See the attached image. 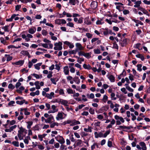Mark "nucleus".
I'll return each mask as SVG.
<instances>
[{"label":"nucleus","mask_w":150,"mask_h":150,"mask_svg":"<svg viewBox=\"0 0 150 150\" xmlns=\"http://www.w3.org/2000/svg\"><path fill=\"white\" fill-rule=\"evenodd\" d=\"M20 54L24 56H28L29 55V54L27 51L24 50L22 51L21 52Z\"/></svg>","instance_id":"473e14b6"},{"label":"nucleus","mask_w":150,"mask_h":150,"mask_svg":"<svg viewBox=\"0 0 150 150\" xmlns=\"http://www.w3.org/2000/svg\"><path fill=\"white\" fill-rule=\"evenodd\" d=\"M93 51L95 54H99L100 53V51L98 49H94Z\"/></svg>","instance_id":"774afa93"},{"label":"nucleus","mask_w":150,"mask_h":150,"mask_svg":"<svg viewBox=\"0 0 150 150\" xmlns=\"http://www.w3.org/2000/svg\"><path fill=\"white\" fill-rule=\"evenodd\" d=\"M142 64H138L137 65V70L139 71H142Z\"/></svg>","instance_id":"de8ad7c7"},{"label":"nucleus","mask_w":150,"mask_h":150,"mask_svg":"<svg viewBox=\"0 0 150 150\" xmlns=\"http://www.w3.org/2000/svg\"><path fill=\"white\" fill-rule=\"evenodd\" d=\"M84 59L83 58H81L79 57L78 58L77 60V62L79 64H81L82 62H83Z\"/></svg>","instance_id":"e2e57ef3"},{"label":"nucleus","mask_w":150,"mask_h":150,"mask_svg":"<svg viewBox=\"0 0 150 150\" xmlns=\"http://www.w3.org/2000/svg\"><path fill=\"white\" fill-rule=\"evenodd\" d=\"M114 117L115 120H119V121H120L122 123H124L125 122L123 118L121 117H120L117 115H115Z\"/></svg>","instance_id":"aec40b11"},{"label":"nucleus","mask_w":150,"mask_h":150,"mask_svg":"<svg viewBox=\"0 0 150 150\" xmlns=\"http://www.w3.org/2000/svg\"><path fill=\"white\" fill-rule=\"evenodd\" d=\"M58 91H59V93L60 95H63L64 96V92L63 89H60Z\"/></svg>","instance_id":"13d9d810"},{"label":"nucleus","mask_w":150,"mask_h":150,"mask_svg":"<svg viewBox=\"0 0 150 150\" xmlns=\"http://www.w3.org/2000/svg\"><path fill=\"white\" fill-rule=\"evenodd\" d=\"M108 97L107 96H106V95H105L103 96V98L102 99V100L103 102H105L106 101L108 100Z\"/></svg>","instance_id":"0e129e2a"},{"label":"nucleus","mask_w":150,"mask_h":150,"mask_svg":"<svg viewBox=\"0 0 150 150\" xmlns=\"http://www.w3.org/2000/svg\"><path fill=\"white\" fill-rule=\"evenodd\" d=\"M5 56L6 58V61L7 62L9 61L12 60L13 57L12 56H11L9 54H6L5 55Z\"/></svg>","instance_id":"2f4dec72"},{"label":"nucleus","mask_w":150,"mask_h":150,"mask_svg":"<svg viewBox=\"0 0 150 150\" xmlns=\"http://www.w3.org/2000/svg\"><path fill=\"white\" fill-rule=\"evenodd\" d=\"M82 142L81 139H78L76 142V146H79L82 144Z\"/></svg>","instance_id":"79ce46f5"},{"label":"nucleus","mask_w":150,"mask_h":150,"mask_svg":"<svg viewBox=\"0 0 150 150\" xmlns=\"http://www.w3.org/2000/svg\"><path fill=\"white\" fill-rule=\"evenodd\" d=\"M74 81L77 84H79L80 82V80L78 77H75Z\"/></svg>","instance_id":"a19ab883"},{"label":"nucleus","mask_w":150,"mask_h":150,"mask_svg":"<svg viewBox=\"0 0 150 150\" xmlns=\"http://www.w3.org/2000/svg\"><path fill=\"white\" fill-rule=\"evenodd\" d=\"M24 100H17L16 101V103L17 104L22 105L24 103Z\"/></svg>","instance_id":"09e8293b"},{"label":"nucleus","mask_w":150,"mask_h":150,"mask_svg":"<svg viewBox=\"0 0 150 150\" xmlns=\"http://www.w3.org/2000/svg\"><path fill=\"white\" fill-rule=\"evenodd\" d=\"M107 77L109 79L111 82H114L115 81L114 77L111 74H108L107 75Z\"/></svg>","instance_id":"ddd939ff"},{"label":"nucleus","mask_w":150,"mask_h":150,"mask_svg":"<svg viewBox=\"0 0 150 150\" xmlns=\"http://www.w3.org/2000/svg\"><path fill=\"white\" fill-rule=\"evenodd\" d=\"M18 15V14L16 15V14H13L12 15L10 18L6 19V21H12L13 20V19H14V18H15L17 15Z\"/></svg>","instance_id":"bb28decb"},{"label":"nucleus","mask_w":150,"mask_h":150,"mask_svg":"<svg viewBox=\"0 0 150 150\" xmlns=\"http://www.w3.org/2000/svg\"><path fill=\"white\" fill-rule=\"evenodd\" d=\"M51 108L52 110L55 113L58 111V109L57 108V107L54 105H52L51 106Z\"/></svg>","instance_id":"72a5a7b5"},{"label":"nucleus","mask_w":150,"mask_h":150,"mask_svg":"<svg viewBox=\"0 0 150 150\" xmlns=\"http://www.w3.org/2000/svg\"><path fill=\"white\" fill-rule=\"evenodd\" d=\"M108 104H110V107L111 108H113L114 107V105L110 100H109L107 102Z\"/></svg>","instance_id":"c03bdc74"},{"label":"nucleus","mask_w":150,"mask_h":150,"mask_svg":"<svg viewBox=\"0 0 150 150\" xmlns=\"http://www.w3.org/2000/svg\"><path fill=\"white\" fill-rule=\"evenodd\" d=\"M55 23L56 24L60 25L61 24V21L60 19H56L55 21Z\"/></svg>","instance_id":"bf43d9fd"},{"label":"nucleus","mask_w":150,"mask_h":150,"mask_svg":"<svg viewBox=\"0 0 150 150\" xmlns=\"http://www.w3.org/2000/svg\"><path fill=\"white\" fill-rule=\"evenodd\" d=\"M83 130L84 131L87 132H91L92 131L91 127H89L88 128H84Z\"/></svg>","instance_id":"37998d69"},{"label":"nucleus","mask_w":150,"mask_h":150,"mask_svg":"<svg viewBox=\"0 0 150 150\" xmlns=\"http://www.w3.org/2000/svg\"><path fill=\"white\" fill-rule=\"evenodd\" d=\"M42 63H39L34 65V66L35 69L39 70L40 69V67L42 64Z\"/></svg>","instance_id":"c756f323"},{"label":"nucleus","mask_w":150,"mask_h":150,"mask_svg":"<svg viewBox=\"0 0 150 150\" xmlns=\"http://www.w3.org/2000/svg\"><path fill=\"white\" fill-rule=\"evenodd\" d=\"M132 20L136 23L135 25L137 27H138L139 26V24L142 25H143V23L139 20L135 19H133Z\"/></svg>","instance_id":"6ab92c4d"},{"label":"nucleus","mask_w":150,"mask_h":150,"mask_svg":"<svg viewBox=\"0 0 150 150\" xmlns=\"http://www.w3.org/2000/svg\"><path fill=\"white\" fill-rule=\"evenodd\" d=\"M64 118L63 117V115L62 112H58L56 118L57 120H62Z\"/></svg>","instance_id":"1a4fd4ad"},{"label":"nucleus","mask_w":150,"mask_h":150,"mask_svg":"<svg viewBox=\"0 0 150 150\" xmlns=\"http://www.w3.org/2000/svg\"><path fill=\"white\" fill-rule=\"evenodd\" d=\"M98 4L96 1H93L91 4V8L93 10L96 9L97 7Z\"/></svg>","instance_id":"9b49d317"},{"label":"nucleus","mask_w":150,"mask_h":150,"mask_svg":"<svg viewBox=\"0 0 150 150\" xmlns=\"http://www.w3.org/2000/svg\"><path fill=\"white\" fill-rule=\"evenodd\" d=\"M139 144L141 146L142 150H146L147 148L146 145L144 142H141L139 143Z\"/></svg>","instance_id":"412c9836"},{"label":"nucleus","mask_w":150,"mask_h":150,"mask_svg":"<svg viewBox=\"0 0 150 150\" xmlns=\"http://www.w3.org/2000/svg\"><path fill=\"white\" fill-rule=\"evenodd\" d=\"M54 93L53 92H51L50 94L47 93L45 97L49 99H52V98H54Z\"/></svg>","instance_id":"a211bd4d"},{"label":"nucleus","mask_w":150,"mask_h":150,"mask_svg":"<svg viewBox=\"0 0 150 150\" xmlns=\"http://www.w3.org/2000/svg\"><path fill=\"white\" fill-rule=\"evenodd\" d=\"M100 122L97 121L95 122L94 124V129L97 131L99 129L100 126Z\"/></svg>","instance_id":"f8f14e48"},{"label":"nucleus","mask_w":150,"mask_h":150,"mask_svg":"<svg viewBox=\"0 0 150 150\" xmlns=\"http://www.w3.org/2000/svg\"><path fill=\"white\" fill-rule=\"evenodd\" d=\"M83 67L85 69L90 70L92 69V67L90 65L84 64L83 65Z\"/></svg>","instance_id":"b1692460"},{"label":"nucleus","mask_w":150,"mask_h":150,"mask_svg":"<svg viewBox=\"0 0 150 150\" xmlns=\"http://www.w3.org/2000/svg\"><path fill=\"white\" fill-rule=\"evenodd\" d=\"M80 124V122L79 121L74 120H72V123L70 124V125L73 126Z\"/></svg>","instance_id":"4be33fe9"},{"label":"nucleus","mask_w":150,"mask_h":150,"mask_svg":"<svg viewBox=\"0 0 150 150\" xmlns=\"http://www.w3.org/2000/svg\"><path fill=\"white\" fill-rule=\"evenodd\" d=\"M63 71L65 75H67L69 74V70L68 66H66L64 67Z\"/></svg>","instance_id":"2eb2a0df"},{"label":"nucleus","mask_w":150,"mask_h":150,"mask_svg":"<svg viewBox=\"0 0 150 150\" xmlns=\"http://www.w3.org/2000/svg\"><path fill=\"white\" fill-rule=\"evenodd\" d=\"M54 120L53 116L52 115H50L49 117L47 119L46 123H51Z\"/></svg>","instance_id":"9d476101"},{"label":"nucleus","mask_w":150,"mask_h":150,"mask_svg":"<svg viewBox=\"0 0 150 150\" xmlns=\"http://www.w3.org/2000/svg\"><path fill=\"white\" fill-rule=\"evenodd\" d=\"M104 23V22L103 21L102 19L98 20L96 22V23L97 25H101Z\"/></svg>","instance_id":"cd10ccee"},{"label":"nucleus","mask_w":150,"mask_h":150,"mask_svg":"<svg viewBox=\"0 0 150 150\" xmlns=\"http://www.w3.org/2000/svg\"><path fill=\"white\" fill-rule=\"evenodd\" d=\"M8 88L11 90L13 89L15 87L14 85H13L12 83H10L9 84L8 86Z\"/></svg>","instance_id":"3c124183"},{"label":"nucleus","mask_w":150,"mask_h":150,"mask_svg":"<svg viewBox=\"0 0 150 150\" xmlns=\"http://www.w3.org/2000/svg\"><path fill=\"white\" fill-rule=\"evenodd\" d=\"M84 23L87 25L91 24V22L90 20L88 17H86L84 19Z\"/></svg>","instance_id":"5701e85b"},{"label":"nucleus","mask_w":150,"mask_h":150,"mask_svg":"<svg viewBox=\"0 0 150 150\" xmlns=\"http://www.w3.org/2000/svg\"><path fill=\"white\" fill-rule=\"evenodd\" d=\"M60 99H54L52 100L51 101V102L52 103H59L60 102Z\"/></svg>","instance_id":"864d4df0"},{"label":"nucleus","mask_w":150,"mask_h":150,"mask_svg":"<svg viewBox=\"0 0 150 150\" xmlns=\"http://www.w3.org/2000/svg\"><path fill=\"white\" fill-rule=\"evenodd\" d=\"M110 131H106L104 134H103V137L105 138L107 136L110 134Z\"/></svg>","instance_id":"338daca9"},{"label":"nucleus","mask_w":150,"mask_h":150,"mask_svg":"<svg viewBox=\"0 0 150 150\" xmlns=\"http://www.w3.org/2000/svg\"><path fill=\"white\" fill-rule=\"evenodd\" d=\"M127 39H124L122 42H120V44L122 47H124L127 44Z\"/></svg>","instance_id":"c85d7f7f"},{"label":"nucleus","mask_w":150,"mask_h":150,"mask_svg":"<svg viewBox=\"0 0 150 150\" xmlns=\"http://www.w3.org/2000/svg\"><path fill=\"white\" fill-rule=\"evenodd\" d=\"M50 124V127L51 128H53L55 126H58V123L56 122H52Z\"/></svg>","instance_id":"e433bc0d"},{"label":"nucleus","mask_w":150,"mask_h":150,"mask_svg":"<svg viewBox=\"0 0 150 150\" xmlns=\"http://www.w3.org/2000/svg\"><path fill=\"white\" fill-rule=\"evenodd\" d=\"M141 3L142 2L141 1H138L137 2H136L135 3H134L135 4L134 5V6L135 8H138L140 6V5Z\"/></svg>","instance_id":"a878e982"},{"label":"nucleus","mask_w":150,"mask_h":150,"mask_svg":"<svg viewBox=\"0 0 150 150\" xmlns=\"http://www.w3.org/2000/svg\"><path fill=\"white\" fill-rule=\"evenodd\" d=\"M55 139L57 142H59L61 144H63L65 142V139L63 137L59 135L55 137Z\"/></svg>","instance_id":"7ed1b4c3"},{"label":"nucleus","mask_w":150,"mask_h":150,"mask_svg":"<svg viewBox=\"0 0 150 150\" xmlns=\"http://www.w3.org/2000/svg\"><path fill=\"white\" fill-rule=\"evenodd\" d=\"M64 45H65L68 47L70 49H72L74 47V43L68 41L63 42Z\"/></svg>","instance_id":"39448f33"},{"label":"nucleus","mask_w":150,"mask_h":150,"mask_svg":"<svg viewBox=\"0 0 150 150\" xmlns=\"http://www.w3.org/2000/svg\"><path fill=\"white\" fill-rule=\"evenodd\" d=\"M9 26L6 25L4 27L2 28V29H4V30L6 32H8L9 31L8 29Z\"/></svg>","instance_id":"4d7b16f0"},{"label":"nucleus","mask_w":150,"mask_h":150,"mask_svg":"<svg viewBox=\"0 0 150 150\" xmlns=\"http://www.w3.org/2000/svg\"><path fill=\"white\" fill-rule=\"evenodd\" d=\"M130 129L129 127H127L125 126L120 125L117 128L118 129H122L123 130L126 131V129Z\"/></svg>","instance_id":"4468645a"},{"label":"nucleus","mask_w":150,"mask_h":150,"mask_svg":"<svg viewBox=\"0 0 150 150\" xmlns=\"http://www.w3.org/2000/svg\"><path fill=\"white\" fill-rule=\"evenodd\" d=\"M39 84V82L38 81H35L34 83V84L36 86L35 88L37 89H39L40 88V86Z\"/></svg>","instance_id":"f704fd0d"},{"label":"nucleus","mask_w":150,"mask_h":150,"mask_svg":"<svg viewBox=\"0 0 150 150\" xmlns=\"http://www.w3.org/2000/svg\"><path fill=\"white\" fill-rule=\"evenodd\" d=\"M69 3L73 5H75L76 4V0H69Z\"/></svg>","instance_id":"6e6d98bb"},{"label":"nucleus","mask_w":150,"mask_h":150,"mask_svg":"<svg viewBox=\"0 0 150 150\" xmlns=\"http://www.w3.org/2000/svg\"><path fill=\"white\" fill-rule=\"evenodd\" d=\"M80 134L82 137H84L87 136L88 134L84 132H81Z\"/></svg>","instance_id":"5fc2aeb1"},{"label":"nucleus","mask_w":150,"mask_h":150,"mask_svg":"<svg viewBox=\"0 0 150 150\" xmlns=\"http://www.w3.org/2000/svg\"><path fill=\"white\" fill-rule=\"evenodd\" d=\"M67 91L68 94H73L74 93L73 90L70 88L67 89Z\"/></svg>","instance_id":"603ef678"},{"label":"nucleus","mask_w":150,"mask_h":150,"mask_svg":"<svg viewBox=\"0 0 150 150\" xmlns=\"http://www.w3.org/2000/svg\"><path fill=\"white\" fill-rule=\"evenodd\" d=\"M112 140V139H110L108 140V146L110 147H112V142L111 141Z\"/></svg>","instance_id":"ea45409f"},{"label":"nucleus","mask_w":150,"mask_h":150,"mask_svg":"<svg viewBox=\"0 0 150 150\" xmlns=\"http://www.w3.org/2000/svg\"><path fill=\"white\" fill-rule=\"evenodd\" d=\"M28 124L27 126V128L29 129H30L31 128V126L33 124V122L32 121H28L26 122Z\"/></svg>","instance_id":"4c0bfd02"},{"label":"nucleus","mask_w":150,"mask_h":150,"mask_svg":"<svg viewBox=\"0 0 150 150\" xmlns=\"http://www.w3.org/2000/svg\"><path fill=\"white\" fill-rule=\"evenodd\" d=\"M136 56L137 57L140 59L142 61H144V57L142 54H138L136 55Z\"/></svg>","instance_id":"7c9ffc66"},{"label":"nucleus","mask_w":150,"mask_h":150,"mask_svg":"<svg viewBox=\"0 0 150 150\" xmlns=\"http://www.w3.org/2000/svg\"><path fill=\"white\" fill-rule=\"evenodd\" d=\"M99 147L97 143L94 142L91 146V150H96V148Z\"/></svg>","instance_id":"dca6fc26"},{"label":"nucleus","mask_w":150,"mask_h":150,"mask_svg":"<svg viewBox=\"0 0 150 150\" xmlns=\"http://www.w3.org/2000/svg\"><path fill=\"white\" fill-rule=\"evenodd\" d=\"M24 62V60H20L15 62H13L12 64L14 65H17L20 67L23 65Z\"/></svg>","instance_id":"0eeeda50"},{"label":"nucleus","mask_w":150,"mask_h":150,"mask_svg":"<svg viewBox=\"0 0 150 150\" xmlns=\"http://www.w3.org/2000/svg\"><path fill=\"white\" fill-rule=\"evenodd\" d=\"M59 103L62 105L66 106L68 103V101L66 100L60 99Z\"/></svg>","instance_id":"393cba45"},{"label":"nucleus","mask_w":150,"mask_h":150,"mask_svg":"<svg viewBox=\"0 0 150 150\" xmlns=\"http://www.w3.org/2000/svg\"><path fill=\"white\" fill-rule=\"evenodd\" d=\"M115 94L113 93H112L110 95L111 99L113 100H116V98L115 97Z\"/></svg>","instance_id":"49530a36"},{"label":"nucleus","mask_w":150,"mask_h":150,"mask_svg":"<svg viewBox=\"0 0 150 150\" xmlns=\"http://www.w3.org/2000/svg\"><path fill=\"white\" fill-rule=\"evenodd\" d=\"M84 55V56L87 59H89L91 57V54L90 53H85Z\"/></svg>","instance_id":"a18cd8bd"},{"label":"nucleus","mask_w":150,"mask_h":150,"mask_svg":"<svg viewBox=\"0 0 150 150\" xmlns=\"http://www.w3.org/2000/svg\"><path fill=\"white\" fill-rule=\"evenodd\" d=\"M22 38L24 39L25 41L26 42L29 41L30 38H33V36L30 33H27L26 35L25 34H23L22 35Z\"/></svg>","instance_id":"20e7f679"},{"label":"nucleus","mask_w":150,"mask_h":150,"mask_svg":"<svg viewBox=\"0 0 150 150\" xmlns=\"http://www.w3.org/2000/svg\"><path fill=\"white\" fill-rule=\"evenodd\" d=\"M61 65V64L60 63H59V64H55V69L57 70L58 71H59L60 69V65Z\"/></svg>","instance_id":"8fccbe9b"},{"label":"nucleus","mask_w":150,"mask_h":150,"mask_svg":"<svg viewBox=\"0 0 150 150\" xmlns=\"http://www.w3.org/2000/svg\"><path fill=\"white\" fill-rule=\"evenodd\" d=\"M67 26L73 28L74 27V24L72 22H69L67 24Z\"/></svg>","instance_id":"680f3d73"},{"label":"nucleus","mask_w":150,"mask_h":150,"mask_svg":"<svg viewBox=\"0 0 150 150\" xmlns=\"http://www.w3.org/2000/svg\"><path fill=\"white\" fill-rule=\"evenodd\" d=\"M36 31V28L35 27L30 28L28 30V32L31 34H34Z\"/></svg>","instance_id":"f3484780"},{"label":"nucleus","mask_w":150,"mask_h":150,"mask_svg":"<svg viewBox=\"0 0 150 150\" xmlns=\"http://www.w3.org/2000/svg\"><path fill=\"white\" fill-rule=\"evenodd\" d=\"M89 112L92 115L94 114L95 113L94 110L91 108L89 109Z\"/></svg>","instance_id":"69168bd1"},{"label":"nucleus","mask_w":150,"mask_h":150,"mask_svg":"<svg viewBox=\"0 0 150 150\" xmlns=\"http://www.w3.org/2000/svg\"><path fill=\"white\" fill-rule=\"evenodd\" d=\"M12 144L15 146L16 147H18L19 146V142L16 141H13L12 142Z\"/></svg>","instance_id":"052dcab7"},{"label":"nucleus","mask_w":150,"mask_h":150,"mask_svg":"<svg viewBox=\"0 0 150 150\" xmlns=\"http://www.w3.org/2000/svg\"><path fill=\"white\" fill-rule=\"evenodd\" d=\"M75 46L76 47V49L77 51H81L83 50L84 49V47L79 42L76 43L75 44Z\"/></svg>","instance_id":"423d86ee"},{"label":"nucleus","mask_w":150,"mask_h":150,"mask_svg":"<svg viewBox=\"0 0 150 150\" xmlns=\"http://www.w3.org/2000/svg\"><path fill=\"white\" fill-rule=\"evenodd\" d=\"M18 131V136L20 140H22L27 133V130L23 127H21Z\"/></svg>","instance_id":"f257e3e1"},{"label":"nucleus","mask_w":150,"mask_h":150,"mask_svg":"<svg viewBox=\"0 0 150 150\" xmlns=\"http://www.w3.org/2000/svg\"><path fill=\"white\" fill-rule=\"evenodd\" d=\"M77 50L75 49L74 50H71L69 51V52L70 54H76Z\"/></svg>","instance_id":"c9c22d12"},{"label":"nucleus","mask_w":150,"mask_h":150,"mask_svg":"<svg viewBox=\"0 0 150 150\" xmlns=\"http://www.w3.org/2000/svg\"><path fill=\"white\" fill-rule=\"evenodd\" d=\"M54 45V49L55 50H61L62 49V43L60 42L55 43Z\"/></svg>","instance_id":"f03ea898"},{"label":"nucleus","mask_w":150,"mask_h":150,"mask_svg":"<svg viewBox=\"0 0 150 150\" xmlns=\"http://www.w3.org/2000/svg\"><path fill=\"white\" fill-rule=\"evenodd\" d=\"M95 137L96 138L103 137V134L101 132H94Z\"/></svg>","instance_id":"6e6552de"},{"label":"nucleus","mask_w":150,"mask_h":150,"mask_svg":"<svg viewBox=\"0 0 150 150\" xmlns=\"http://www.w3.org/2000/svg\"><path fill=\"white\" fill-rule=\"evenodd\" d=\"M30 137L27 136L25 138L24 140V142L25 144H28L29 142L28 140H30Z\"/></svg>","instance_id":"58836bf2"}]
</instances>
